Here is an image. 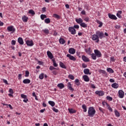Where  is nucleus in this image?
I'll return each mask as SVG.
<instances>
[{
	"instance_id": "0e129e2a",
	"label": "nucleus",
	"mask_w": 126,
	"mask_h": 126,
	"mask_svg": "<svg viewBox=\"0 0 126 126\" xmlns=\"http://www.w3.org/2000/svg\"><path fill=\"white\" fill-rule=\"evenodd\" d=\"M23 102H24L25 103H27V102H28V98H25L23 100Z\"/></svg>"
},
{
	"instance_id": "a19ab883",
	"label": "nucleus",
	"mask_w": 126,
	"mask_h": 126,
	"mask_svg": "<svg viewBox=\"0 0 126 126\" xmlns=\"http://www.w3.org/2000/svg\"><path fill=\"white\" fill-rule=\"evenodd\" d=\"M25 77H28V76H29V74H30V73H29V71L28 70H26V72H25Z\"/></svg>"
},
{
	"instance_id": "72a5a7b5",
	"label": "nucleus",
	"mask_w": 126,
	"mask_h": 126,
	"mask_svg": "<svg viewBox=\"0 0 126 126\" xmlns=\"http://www.w3.org/2000/svg\"><path fill=\"white\" fill-rule=\"evenodd\" d=\"M44 22L45 23H47V24H48V23H50L51 22V20H50V18L45 19L44 20Z\"/></svg>"
},
{
	"instance_id": "0eeeda50",
	"label": "nucleus",
	"mask_w": 126,
	"mask_h": 126,
	"mask_svg": "<svg viewBox=\"0 0 126 126\" xmlns=\"http://www.w3.org/2000/svg\"><path fill=\"white\" fill-rule=\"evenodd\" d=\"M26 44L27 46H29V47H32V46L34 45V43L32 40H27Z\"/></svg>"
},
{
	"instance_id": "412c9836",
	"label": "nucleus",
	"mask_w": 126,
	"mask_h": 126,
	"mask_svg": "<svg viewBox=\"0 0 126 126\" xmlns=\"http://www.w3.org/2000/svg\"><path fill=\"white\" fill-rule=\"evenodd\" d=\"M22 20L24 22H27V21H28V17L24 15L22 17Z\"/></svg>"
},
{
	"instance_id": "8fccbe9b",
	"label": "nucleus",
	"mask_w": 126,
	"mask_h": 126,
	"mask_svg": "<svg viewBox=\"0 0 126 126\" xmlns=\"http://www.w3.org/2000/svg\"><path fill=\"white\" fill-rule=\"evenodd\" d=\"M69 90H70V91H73L74 90V89L72 88V86H69V87H68Z\"/></svg>"
},
{
	"instance_id": "bf43d9fd",
	"label": "nucleus",
	"mask_w": 126,
	"mask_h": 126,
	"mask_svg": "<svg viewBox=\"0 0 126 126\" xmlns=\"http://www.w3.org/2000/svg\"><path fill=\"white\" fill-rule=\"evenodd\" d=\"M85 21H86V22H88L89 21V18L86 17L84 19Z\"/></svg>"
},
{
	"instance_id": "de8ad7c7",
	"label": "nucleus",
	"mask_w": 126,
	"mask_h": 126,
	"mask_svg": "<svg viewBox=\"0 0 126 126\" xmlns=\"http://www.w3.org/2000/svg\"><path fill=\"white\" fill-rule=\"evenodd\" d=\"M43 32H44V33H45V34H49V31L48 30V29H45L43 30Z\"/></svg>"
},
{
	"instance_id": "e433bc0d",
	"label": "nucleus",
	"mask_w": 126,
	"mask_h": 126,
	"mask_svg": "<svg viewBox=\"0 0 126 126\" xmlns=\"http://www.w3.org/2000/svg\"><path fill=\"white\" fill-rule=\"evenodd\" d=\"M86 53H87L88 55H91V51L90 50V48H89L88 49H85Z\"/></svg>"
},
{
	"instance_id": "b1692460",
	"label": "nucleus",
	"mask_w": 126,
	"mask_h": 126,
	"mask_svg": "<svg viewBox=\"0 0 126 126\" xmlns=\"http://www.w3.org/2000/svg\"><path fill=\"white\" fill-rule=\"evenodd\" d=\"M48 104H49V105H51V107H54L56 105V103H55V102L53 101H49Z\"/></svg>"
},
{
	"instance_id": "bb28decb",
	"label": "nucleus",
	"mask_w": 126,
	"mask_h": 126,
	"mask_svg": "<svg viewBox=\"0 0 126 126\" xmlns=\"http://www.w3.org/2000/svg\"><path fill=\"white\" fill-rule=\"evenodd\" d=\"M80 26L83 27V28H87V24H85V23H81Z\"/></svg>"
},
{
	"instance_id": "680f3d73",
	"label": "nucleus",
	"mask_w": 126,
	"mask_h": 126,
	"mask_svg": "<svg viewBox=\"0 0 126 126\" xmlns=\"http://www.w3.org/2000/svg\"><path fill=\"white\" fill-rule=\"evenodd\" d=\"M110 61H111V62H115V58H114V57H111V58H110Z\"/></svg>"
},
{
	"instance_id": "2eb2a0df",
	"label": "nucleus",
	"mask_w": 126,
	"mask_h": 126,
	"mask_svg": "<svg viewBox=\"0 0 126 126\" xmlns=\"http://www.w3.org/2000/svg\"><path fill=\"white\" fill-rule=\"evenodd\" d=\"M83 78L84 80V81H86V82H88L90 80L89 77L88 76L85 75L83 76Z\"/></svg>"
},
{
	"instance_id": "2f4dec72",
	"label": "nucleus",
	"mask_w": 126,
	"mask_h": 126,
	"mask_svg": "<svg viewBox=\"0 0 126 126\" xmlns=\"http://www.w3.org/2000/svg\"><path fill=\"white\" fill-rule=\"evenodd\" d=\"M29 13L32 14V15H35V12L32 9H31L29 11Z\"/></svg>"
},
{
	"instance_id": "e2e57ef3",
	"label": "nucleus",
	"mask_w": 126,
	"mask_h": 126,
	"mask_svg": "<svg viewBox=\"0 0 126 126\" xmlns=\"http://www.w3.org/2000/svg\"><path fill=\"white\" fill-rule=\"evenodd\" d=\"M91 88H93V89H95V88H96V87L95 86V85L94 84H92Z\"/></svg>"
},
{
	"instance_id": "09e8293b",
	"label": "nucleus",
	"mask_w": 126,
	"mask_h": 126,
	"mask_svg": "<svg viewBox=\"0 0 126 126\" xmlns=\"http://www.w3.org/2000/svg\"><path fill=\"white\" fill-rule=\"evenodd\" d=\"M73 28H75V29H79V26L78 25H74Z\"/></svg>"
},
{
	"instance_id": "4be33fe9",
	"label": "nucleus",
	"mask_w": 126,
	"mask_h": 126,
	"mask_svg": "<svg viewBox=\"0 0 126 126\" xmlns=\"http://www.w3.org/2000/svg\"><path fill=\"white\" fill-rule=\"evenodd\" d=\"M82 109L84 110V112H87V106L85 104H83L82 106Z\"/></svg>"
},
{
	"instance_id": "f257e3e1",
	"label": "nucleus",
	"mask_w": 126,
	"mask_h": 126,
	"mask_svg": "<svg viewBox=\"0 0 126 126\" xmlns=\"http://www.w3.org/2000/svg\"><path fill=\"white\" fill-rule=\"evenodd\" d=\"M105 37L104 35V33H103V32H100V31H96L95 32V34H94L92 35V39L93 41H95V43H99V38L100 39H102Z\"/></svg>"
},
{
	"instance_id": "a211bd4d",
	"label": "nucleus",
	"mask_w": 126,
	"mask_h": 126,
	"mask_svg": "<svg viewBox=\"0 0 126 126\" xmlns=\"http://www.w3.org/2000/svg\"><path fill=\"white\" fill-rule=\"evenodd\" d=\"M90 70L88 68H86L84 70V73L85 74H90V75L91 74V73L89 72Z\"/></svg>"
},
{
	"instance_id": "423d86ee",
	"label": "nucleus",
	"mask_w": 126,
	"mask_h": 126,
	"mask_svg": "<svg viewBox=\"0 0 126 126\" xmlns=\"http://www.w3.org/2000/svg\"><path fill=\"white\" fill-rule=\"evenodd\" d=\"M94 54L96 55V56L97 58H100V57L102 56V54H101V52L99 51L98 50H94Z\"/></svg>"
},
{
	"instance_id": "338daca9",
	"label": "nucleus",
	"mask_w": 126,
	"mask_h": 126,
	"mask_svg": "<svg viewBox=\"0 0 126 126\" xmlns=\"http://www.w3.org/2000/svg\"><path fill=\"white\" fill-rule=\"evenodd\" d=\"M117 16L119 17V18H122V16L120 14L117 13Z\"/></svg>"
},
{
	"instance_id": "7ed1b4c3",
	"label": "nucleus",
	"mask_w": 126,
	"mask_h": 126,
	"mask_svg": "<svg viewBox=\"0 0 126 126\" xmlns=\"http://www.w3.org/2000/svg\"><path fill=\"white\" fill-rule=\"evenodd\" d=\"M69 32L72 34V35H74V34H76V30H75V28L72 27L68 28Z\"/></svg>"
},
{
	"instance_id": "864d4df0",
	"label": "nucleus",
	"mask_w": 126,
	"mask_h": 126,
	"mask_svg": "<svg viewBox=\"0 0 126 126\" xmlns=\"http://www.w3.org/2000/svg\"><path fill=\"white\" fill-rule=\"evenodd\" d=\"M3 82H4V83H5V84H7V85H8V83L7 82V80L3 79Z\"/></svg>"
},
{
	"instance_id": "c756f323",
	"label": "nucleus",
	"mask_w": 126,
	"mask_h": 126,
	"mask_svg": "<svg viewBox=\"0 0 126 126\" xmlns=\"http://www.w3.org/2000/svg\"><path fill=\"white\" fill-rule=\"evenodd\" d=\"M107 70L108 72H109L110 73H114V70L111 68H107Z\"/></svg>"
},
{
	"instance_id": "473e14b6",
	"label": "nucleus",
	"mask_w": 126,
	"mask_h": 126,
	"mask_svg": "<svg viewBox=\"0 0 126 126\" xmlns=\"http://www.w3.org/2000/svg\"><path fill=\"white\" fill-rule=\"evenodd\" d=\"M40 18L41 19H42V20H44L45 18H47V16L46 15L41 14L40 15Z\"/></svg>"
},
{
	"instance_id": "a878e982",
	"label": "nucleus",
	"mask_w": 126,
	"mask_h": 126,
	"mask_svg": "<svg viewBox=\"0 0 126 126\" xmlns=\"http://www.w3.org/2000/svg\"><path fill=\"white\" fill-rule=\"evenodd\" d=\"M96 23L97 24H99V25L98 26V27L100 28L103 26V23L99 20H96Z\"/></svg>"
},
{
	"instance_id": "7c9ffc66",
	"label": "nucleus",
	"mask_w": 126,
	"mask_h": 126,
	"mask_svg": "<svg viewBox=\"0 0 126 126\" xmlns=\"http://www.w3.org/2000/svg\"><path fill=\"white\" fill-rule=\"evenodd\" d=\"M75 84L77 85V86H79L80 85V83L79 82V80L78 79H76L75 80Z\"/></svg>"
},
{
	"instance_id": "69168bd1",
	"label": "nucleus",
	"mask_w": 126,
	"mask_h": 126,
	"mask_svg": "<svg viewBox=\"0 0 126 126\" xmlns=\"http://www.w3.org/2000/svg\"><path fill=\"white\" fill-rule=\"evenodd\" d=\"M109 81H110V82L114 83V82H115V80H114L113 79H110Z\"/></svg>"
},
{
	"instance_id": "774afa93",
	"label": "nucleus",
	"mask_w": 126,
	"mask_h": 126,
	"mask_svg": "<svg viewBox=\"0 0 126 126\" xmlns=\"http://www.w3.org/2000/svg\"><path fill=\"white\" fill-rule=\"evenodd\" d=\"M42 10L43 12H45L46 7H43L42 9Z\"/></svg>"
},
{
	"instance_id": "dca6fc26",
	"label": "nucleus",
	"mask_w": 126,
	"mask_h": 126,
	"mask_svg": "<svg viewBox=\"0 0 126 126\" xmlns=\"http://www.w3.org/2000/svg\"><path fill=\"white\" fill-rule=\"evenodd\" d=\"M24 84H29L31 82V81L29 79H25L23 81Z\"/></svg>"
},
{
	"instance_id": "aec40b11",
	"label": "nucleus",
	"mask_w": 126,
	"mask_h": 126,
	"mask_svg": "<svg viewBox=\"0 0 126 126\" xmlns=\"http://www.w3.org/2000/svg\"><path fill=\"white\" fill-rule=\"evenodd\" d=\"M58 87L60 88V89H63V88H64V85L63 83L58 84L57 85Z\"/></svg>"
},
{
	"instance_id": "c03bdc74",
	"label": "nucleus",
	"mask_w": 126,
	"mask_h": 126,
	"mask_svg": "<svg viewBox=\"0 0 126 126\" xmlns=\"http://www.w3.org/2000/svg\"><path fill=\"white\" fill-rule=\"evenodd\" d=\"M98 110L100 111V112H101V113L102 114H104V111H105V110H104V109H103L101 107H99Z\"/></svg>"
},
{
	"instance_id": "c85d7f7f",
	"label": "nucleus",
	"mask_w": 126,
	"mask_h": 126,
	"mask_svg": "<svg viewBox=\"0 0 126 126\" xmlns=\"http://www.w3.org/2000/svg\"><path fill=\"white\" fill-rule=\"evenodd\" d=\"M60 65L61 67H62V68H66V67L65 66L64 64H63V63L62 62L60 63Z\"/></svg>"
},
{
	"instance_id": "3c124183",
	"label": "nucleus",
	"mask_w": 126,
	"mask_h": 126,
	"mask_svg": "<svg viewBox=\"0 0 126 126\" xmlns=\"http://www.w3.org/2000/svg\"><path fill=\"white\" fill-rule=\"evenodd\" d=\"M15 44H16V41L13 40L11 41L12 45H13V46H14L15 45Z\"/></svg>"
},
{
	"instance_id": "ddd939ff",
	"label": "nucleus",
	"mask_w": 126,
	"mask_h": 126,
	"mask_svg": "<svg viewBox=\"0 0 126 126\" xmlns=\"http://www.w3.org/2000/svg\"><path fill=\"white\" fill-rule=\"evenodd\" d=\"M69 54H71L72 55H74V54H75V49L73 48L69 49Z\"/></svg>"
},
{
	"instance_id": "58836bf2",
	"label": "nucleus",
	"mask_w": 126,
	"mask_h": 126,
	"mask_svg": "<svg viewBox=\"0 0 126 126\" xmlns=\"http://www.w3.org/2000/svg\"><path fill=\"white\" fill-rule=\"evenodd\" d=\"M99 73H102V74H105V75L107 74L106 71H105L104 70H102V69L99 70Z\"/></svg>"
},
{
	"instance_id": "052dcab7",
	"label": "nucleus",
	"mask_w": 126,
	"mask_h": 126,
	"mask_svg": "<svg viewBox=\"0 0 126 126\" xmlns=\"http://www.w3.org/2000/svg\"><path fill=\"white\" fill-rule=\"evenodd\" d=\"M102 105H103V106H107V105H108V104L107 103V102H106L105 101H103Z\"/></svg>"
},
{
	"instance_id": "20e7f679",
	"label": "nucleus",
	"mask_w": 126,
	"mask_h": 126,
	"mask_svg": "<svg viewBox=\"0 0 126 126\" xmlns=\"http://www.w3.org/2000/svg\"><path fill=\"white\" fill-rule=\"evenodd\" d=\"M125 96V92H124V91L122 90H120L118 92V97L119 98H124Z\"/></svg>"
},
{
	"instance_id": "cd10ccee",
	"label": "nucleus",
	"mask_w": 126,
	"mask_h": 126,
	"mask_svg": "<svg viewBox=\"0 0 126 126\" xmlns=\"http://www.w3.org/2000/svg\"><path fill=\"white\" fill-rule=\"evenodd\" d=\"M53 17H54L55 18H56V19H61V17L60 16V15L57 14H54L53 15Z\"/></svg>"
},
{
	"instance_id": "13d9d810",
	"label": "nucleus",
	"mask_w": 126,
	"mask_h": 126,
	"mask_svg": "<svg viewBox=\"0 0 126 126\" xmlns=\"http://www.w3.org/2000/svg\"><path fill=\"white\" fill-rule=\"evenodd\" d=\"M9 92L10 93H11L12 94H13V90H12V89H9Z\"/></svg>"
},
{
	"instance_id": "6e6552de",
	"label": "nucleus",
	"mask_w": 126,
	"mask_h": 126,
	"mask_svg": "<svg viewBox=\"0 0 126 126\" xmlns=\"http://www.w3.org/2000/svg\"><path fill=\"white\" fill-rule=\"evenodd\" d=\"M66 57L67 58H68L71 61H73L74 62V61H76V58H75L73 56H71L70 54H67Z\"/></svg>"
},
{
	"instance_id": "6ab92c4d",
	"label": "nucleus",
	"mask_w": 126,
	"mask_h": 126,
	"mask_svg": "<svg viewBox=\"0 0 126 126\" xmlns=\"http://www.w3.org/2000/svg\"><path fill=\"white\" fill-rule=\"evenodd\" d=\"M111 86L112 87H113V88H115V89H117V88L119 87V84H118V83H114L111 85Z\"/></svg>"
},
{
	"instance_id": "79ce46f5",
	"label": "nucleus",
	"mask_w": 126,
	"mask_h": 126,
	"mask_svg": "<svg viewBox=\"0 0 126 126\" xmlns=\"http://www.w3.org/2000/svg\"><path fill=\"white\" fill-rule=\"evenodd\" d=\"M68 77L70 79H71V80H73V79H74V76H73V75L69 74L68 75Z\"/></svg>"
},
{
	"instance_id": "5701e85b",
	"label": "nucleus",
	"mask_w": 126,
	"mask_h": 126,
	"mask_svg": "<svg viewBox=\"0 0 126 126\" xmlns=\"http://www.w3.org/2000/svg\"><path fill=\"white\" fill-rule=\"evenodd\" d=\"M59 42H60V44L63 45L64 44V43H65V40H64V39H63V38H61L59 40Z\"/></svg>"
},
{
	"instance_id": "5fc2aeb1",
	"label": "nucleus",
	"mask_w": 126,
	"mask_h": 126,
	"mask_svg": "<svg viewBox=\"0 0 126 126\" xmlns=\"http://www.w3.org/2000/svg\"><path fill=\"white\" fill-rule=\"evenodd\" d=\"M22 76V74H19V75H18V79H19V80H20L21 79Z\"/></svg>"
},
{
	"instance_id": "1a4fd4ad",
	"label": "nucleus",
	"mask_w": 126,
	"mask_h": 126,
	"mask_svg": "<svg viewBox=\"0 0 126 126\" xmlns=\"http://www.w3.org/2000/svg\"><path fill=\"white\" fill-rule=\"evenodd\" d=\"M108 17L110 19H113L114 20H117V17L115 15L111 14V13L108 14Z\"/></svg>"
},
{
	"instance_id": "37998d69",
	"label": "nucleus",
	"mask_w": 126,
	"mask_h": 126,
	"mask_svg": "<svg viewBox=\"0 0 126 126\" xmlns=\"http://www.w3.org/2000/svg\"><path fill=\"white\" fill-rule=\"evenodd\" d=\"M106 99L108 100V101H112L113 100V98L109 96H107Z\"/></svg>"
},
{
	"instance_id": "f8f14e48",
	"label": "nucleus",
	"mask_w": 126,
	"mask_h": 126,
	"mask_svg": "<svg viewBox=\"0 0 126 126\" xmlns=\"http://www.w3.org/2000/svg\"><path fill=\"white\" fill-rule=\"evenodd\" d=\"M82 59L83 60V61H84V62H85L86 63H88V62H89L90 60H89V59H88V58H87V57L83 55L82 56Z\"/></svg>"
},
{
	"instance_id": "f3484780",
	"label": "nucleus",
	"mask_w": 126,
	"mask_h": 126,
	"mask_svg": "<svg viewBox=\"0 0 126 126\" xmlns=\"http://www.w3.org/2000/svg\"><path fill=\"white\" fill-rule=\"evenodd\" d=\"M75 21L78 24H81V23H82V22H83V20H82V19L80 18L78 19H76Z\"/></svg>"
},
{
	"instance_id": "a18cd8bd",
	"label": "nucleus",
	"mask_w": 126,
	"mask_h": 126,
	"mask_svg": "<svg viewBox=\"0 0 126 126\" xmlns=\"http://www.w3.org/2000/svg\"><path fill=\"white\" fill-rule=\"evenodd\" d=\"M21 96L22 97V98H23V99H26L27 98V95L24 94H22L21 95Z\"/></svg>"
},
{
	"instance_id": "49530a36",
	"label": "nucleus",
	"mask_w": 126,
	"mask_h": 126,
	"mask_svg": "<svg viewBox=\"0 0 126 126\" xmlns=\"http://www.w3.org/2000/svg\"><path fill=\"white\" fill-rule=\"evenodd\" d=\"M52 110L54 112H55V113H58L59 112V110L58 109H57L55 107H53L52 108Z\"/></svg>"
},
{
	"instance_id": "f704fd0d",
	"label": "nucleus",
	"mask_w": 126,
	"mask_h": 126,
	"mask_svg": "<svg viewBox=\"0 0 126 126\" xmlns=\"http://www.w3.org/2000/svg\"><path fill=\"white\" fill-rule=\"evenodd\" d=\"M91 56H92V58L93 59V60H96V59H97V56L95 55V54H91Z\"/></svg>"
},
{
	"instance_id": "c9c22d12",
	"label": "nucleus",
	"mask_w": 126,
	"mask_h": 126,
	"mask_svg": "<svg viewBox=\"0 0 126 126\" xmlns=\"http://www.w3.org/2000/svg\"><path fill=\"white\" fill-rule=\"evenodd\" d=\"M52 62L53 63L54 66H55V67H58V63H56V61H55L54 59H53Z\"/></svg>"
},
{
	"instance_id": "4c0bfd02",
	"label": "nucleus",
	"mask_w": 126,
	"mask_h": 126,
	"mask_svg": "<svg viewBox=\"0 0 126 126\" xmlns=\"http://www.w3.org/2000/svg\"><path fill=\"white\" fill-rule=\"evenodd\" d=\"M115 116H116V117H120V113H119V112L117 110H115Z\"/></svg>"
},
{
	"instance_id": "39448f33",
	"label": "nucleus",
	"mask_w": 126,
	"mask_h": 126,
	"mask_svg": "<svg viewBox=\"0 0 126 126\" xmlns=\"http://www.w3.org/2000/svg\"><path fill=\"white\" fill-rule=\"evenodd\" d=\"M95 93L96 95H98V96H103V95L105 94V93L102 91H95Z\"/></svg>"
},
{
	"instance_id": "ea45409f",
	"label": "nucleus",
	"mask_w": 126,
	"mask_h": 126,
	"mask_svg": "<svg viewBox=\"0 0 126 126\" xmlns=\"http://www.w3.org/2000/svg\"><path fill=\"white\" fill-rule=\"evenodd\" d=\"M39 79H44V73H41L39 76Z\"/></svg>"
},
{
	"instance_id": "393cba45",
	"label": "nucleus",
	"mask_w": 126,
	"mask_h": 126,
	"mask_svg": "<svg viewBox=\"0 0 126 126\" xmlns=\"http://www.w3.org/2000/svg\"><path fill=\"white\" fill-rule=\"evenodd\" d=\"M69 113L70 114H74L75 113H76V111L73 110V109H68Z\"/></svg>"
},
{
	"instance_id": "f03ea898",
	"label": "nucleus",
	"mask_w": 126,
	"mask_h": 126,
	"mask_svg": "<svg viewBox=\"0 0 126 126\" xmlns=\"http://www.w3.org/2000/svg\"><path fill=\"white\" fill-rule=\"evenodd\" d=\"M96 114V111L93 107H90L88 110V115L89 117H93Z\"/></svg>"
},
{
	"instance_id": "6e6d98bb",
	"label": "nucleus",
	"mask_w": 126,
	"mask_h": 126,
	"mask_svg": "<svg viewBox=\"0 0 126 126\" xmlns=\"http://www.w3.org/2000/svg\"><path fill=\"white\" fill-rule=\"evenodd\" d=\"M82 67H83V68H85L87 67V65L85 63H83Z\"/></svg>"
},
{
	"instance_id": "4d7b16f0",
	"label": "nucleus",
	"mask_w": 126,
	"mask_h": 126,
	"mask_svg": "<svg viewBox=\"0 0 126 126\" xmlns=\"http://www.w3.org/2000/svg\"><path fill=\"white\" fill-rule=\"evenodd\" d=\"M115 28L116 29H120V28H121V26H119V25H116L115 26Z\"/></svg>"
},
{
	"instance_id": "9b49d317",
	"label": "nucleus",
	"mask_w": 126,
	"mask_h": 126,
	"mask_svg": "<svg viewBox=\"0 0 126 126\" xmlns=\"http://www.w3.org/2000/svg\"><path fill=\"white\" fill-rule=\"evenodd\" d=\"M47 55L48 58L50 59V60H52L54 58V56H53V54H52L50 51H48L47 52Z\"/></svg>"
},
{
	"instance_id": "4468645a",
	"label": "nucleus",
	"mask_w": 126,
	"mask_h": 126,
	"mask_svg": "<svg viewBox=\"0 0 126 126\" xmlns=\"http://www.w3.org/2000/svg\"><path fill=\"white\" fill-rule=\"evenodd\" d=\"M18 42L20 44V45H23L24 44V42L23 41V39L22 37H19L18 38Z\"/></svg>"
},
{
	"instance_id": "9d476101",
	"label": "nucleus",
	"mask_w": 126,
	"mask_h": 126,
	"mask_svg": "<svg viewBox=\"0 0 126 126\" xmlns=\"http://www.w3.org/2000/svg\"><path fill=\"white\" fill-rule=\"evenodd\" d=\"M7 30L9 32H15V29L13 28V26L8 27Z\"/></svg>"
},
{
	"instance_id": "603ef678",
	"label": "nucleus",
	"mask_w": 126,
	"mask_h": 126,
	"mask_svg": "<svg viewBox=\"0 0 126 126\" xmlns=\"http://www.w3.org/2000/svg\"><path fill=\"white\" fill-rule=\"evenodd\" d=\"M49 69L50 70H53V69H56V68H55L54 66H50V68H49Z\"/></svg>"
}]
</instances>
